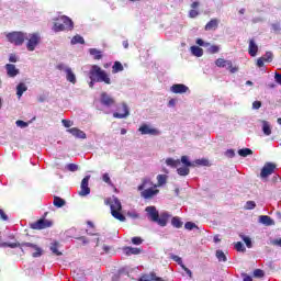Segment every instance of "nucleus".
I'll return each instance as SVG.
<instances>
[{
  "label": "nucleus",
  "instance_id": "nucleus-1",
  "mask_svg": "<svg viewBox=\"0 0 281 281\" xmlns=\"http://www.w3.org/2000/svg\"><path fill=\"white\" fill-rule=\"evenodd\" d=\"M146 216L148 221L151 223H157L160 227H166L168 225V221H170L171 216L168 212H162L159 214L156 206H147L145 209Z\"/></svg>",
  "mask_w": 281,
  "mask_h": 281
},
{
  "label": "nucleus",
  "instance_id": "nucleus-2",
  "mask_svg": "<svg viewBox=\"0 0 281 281\" xmlns=\"http://www.w3.org/2000/svg\"><path fill=\"white\" fill-rule=\"evenodd\" d=\"M90 82L89 87L90 89H93V85L95 82H104V85H111V77L109 74H106L100 66L93 65L89 71Z\"/></svg>",
  "mask_w": 281,
  "mask_h": 281
},
{
  "label": "nucleus",
  "instance_id": "nucleus-3",
  "mask_svg": "<svg viewBox=\"0 0 281 281\" xmlns=\"http://www.w3.org/2000/svg\"><path fill=\"white\" fill-rule=\"evenodd\" d=\"M138 191L140 192L142 199L146 200H150L159 194L157 184H154L148 178L143 179L142 184L138 186Z\"/></svg>",
  "mask_w": 281,
  "mask_h": 281
},
{
  "label": "nucleus",
  "instance_id": "nucleus-4",
  "mask_svg": "<svg viewBox=\"0 0 281 281\" xmlns=\"http://www.w3.org/2000/svg\"><path fill=\"white\" fill-rule=\"evenodd\" d=\"M108 205L111 207V214L116 221H121V223H124L126 221V216L121 214L122 212V202L116 196H112L106 200Z\"/></svg>",
  "mask_w": 281,
  "mask_h": 281
},
{
  "label": "nucleus",
  "instance_id": "nucleus-5",
  "mask_svg": "<svg viewBox=\"0 0 281 281\" xmlns=\"http://www.w3.org/2000/svg\"><path fill=\"white\" fill-rule=\"evenodd\" d=\"M54 32H65V30H74V21L67 15H61L54 23Z\"/></svg>",
  "mask_w": 281,
  "mask_h": 281
},
{
  "label": "nucleus",
  "instance_id": "nucleus-6",
  "mask_svg": "<svg viewBox=\"0 0 281 281\" xmlns=\"http://www.w3.org/2000/svg\"><path fill=\"white\" fill-rule=\"evenodd\" d=\"M25 40L27 41L26 49L29 52H34V49H36L41 43V35L38 33H32L29 36L26 35Z\"/></svg>",
  "mask_w": 281,
  "mask_h": 281
},
{
  "label": "nucleus",
  "instance_id": "nucleus-7",
  "mask_svg": "<svg viewBox=\"0 0 281 281\" xmlns=\"http://www.w3.org/2000/svg\"><path fill=\"white\" fill-rule=\"evenodd\" d=\"M7 38L9 43H13V45H21L27 38V34L23 32H12L7 34Z\"/></svg>",
  "mask_w": 281,
  "mask_h": 281
},
{
  "label": "nucleus",
  "instance_id": "nucleus-8",
  "mask_svg": "<svg viewBox=\"0 0 281 281\" xmlns=\"http://www.w3.org/2000/svg\"><path fill=\"white\" fill-rule=\"evenodd\" d=\"M57 69H59V71H64L66 74V80L68 82H71V85H76V82H77L76 74H74V70L71 69V67H69L65 64H59L57 66Z\"/></svg>",
  "mask_w": 281,
  "mask_h": 281
},
{
  "label": "nucleus",
  "instance_id": "nucleus-9",
  "mask_svg": "<svg viewBox=\"0 0 281 281\" xmlns=\"http://www.w3.org/2000/svg\"><path fill=\"white\" fill-rule=\"evenodd\" d=\"M21 247H25L29 251H32L33 258H41V256H43V248L38 247L36 244L22 243Z\"/></svg>",
  "mask_w": 281,
  "mask_h": 281
},
{
  "label": "nucleus",
  "instance_id": "nucleus-10",
  "mask_svg": "<svg viewBox=\"0 0 281 281\" xmlns=\"http://www.w3.org/2000/svg\"><path fill=\"white\" fill-rule=\"evenodd\" d=\"M138 132L140 133V135H153V136L161 135V132L159 130L148 124L140 125L138 128Z\"/></svg>",
  "mask_w": 281,
  "mask_h": 281
},
{
  "label": "nucleus",
  "instance_id": "nucleus-11",
  "mask_svg": "<svg viewBox=\"0 0 281 281\" xmlns=\"http://www.w3.org/2000/svg\"><path fill=\"white\" fill-rule=\"evenodd\" d=\"M276 170V164L266 162L261 169L260 177L261 179H267V177H271V173Z\"/></svg>",
  "mask_w": 281,
  "mask_h": 281
},
{
  "label": "nucleus",
  "instance_id": "nucleus-12",
  "mask_svg": "<svg viewBox=\"0 0 281 281\" xmlns=\"http://www.w3.org/2000/svg\"><path fill=\"white\" fill-rule=\"evenodd\" d=\"M89 179L91 176H86L81 181V190L79 191V196H88L91 194V189L89 188Z\"/></svg>",
  "mask_w": 281,
  "mask_h": 281
},
{
  "label": "nucleus",
  "instance_id": "nucleus-13",
  "mask_svg": "<svg viewBox=\"0 0 281 281\" xmlns=\"http://www.w3.org/2000/svg\"><path fill=\"white\" fill-rule=\"evenodd\" d=\"M4 69L9 78H16V76L21 74V70H19V68H16V66L13 64H7Z\"/></svg>",
  "mask_w": 281,
  "mask_h": 281
},
{
  "label": "nucleus",
  "instance_id": "nucleus-14",
  "mask_svg": "<svg viewBox=\"0 0 281 281\" xmlns=\"http://www.w3.org/2000/svg\"><path fill=\"white\" fill-rule=\"evenodd\" d=\"M32 229H47L52 227V222L48 220H40L31 225Z\"/></svg>",
  "mask_w": 281,
  "mask_h": 281
},
{
  "label": "nucleus",
  "instance_id": "nucleus-15",
  "mask_svg": "<svg viewBox=\"0 0 281 281\" xmlns=\"http://www.w3.org/2000/svg\"><path fill=\"white\" fill-rule=\"evenodd\" d=\"M188 91H190V88H188V86L183 85V83H176L170 88V92L171 93H188Z\"/></svg>",
  "mask_w": 281,
  "mask_h": 281
},
{
  "label": "nucleus",
  "instance_id": "nucleus-16",
  "mask_svg": "<svg viewBox=\"0 0 281 281\" xmlns=\"http://www.w3.org/2000/svg\"><path fill=\"white\" fill-rule=\"evenodd\" d=\"M101 103H103L104 106H113V104H115V99H113V97L109 95L106 92H102Z\"/></svg>",
  "mask_w": 281,
  "mask_h": 281
},
{
  "label": "nucleus",
  "instance_id": "nucleus-17",
  "mask_svg": "<svg viewBox=\"0 0 281 281\" xmlns=\"http://www.w3.org/2000/svg\"><path fill=\"white\" fill-rule=\"evenodd\" d=\"M122 106H123L124 113L114 112L113 117H116L117 120H124V119L128 117V115H131V111L128 110V105H126V103H122Z\"/></svg>",
  "mask_w": 281,
  "mask_h": 281
},
{
  "label": "nucleus",
  "instance_id": "nucleus-18",
  "mask_svg": "<svg viewBox=\"0 0 281 281\" xmlns=\"http://www.w3.org/2000/svg\"><path fill=\"white\" fill-rule=\"evenodd\" d=\"M218 23H221V20L218 19H212L205 26V32H212L218 30Z\"/></svg>",
  "mask_w": 281,
  "mask_h": 281
},
{
  "label": "nucleus",
  "instance_id": "nucleus-19",
  "mask_svg": "<svg viewBox=\"0 0 281 281\" xmlns=\"http://www.w3.org/2000/svg\"><path fill=\"white\" fill-rule=\"evenodd\" d=\"M138 281H164V278L157 277L155 272H150L149 274L143 276Z\"/></svg>",
  "mask_w": 281,
  "mask_h": 281
},
{
  "label": "nucleus",
  "instance_id": "nucleus-20",
  "mask_svg": "<svg viewBox=\"0 0 281 281\" xmlns=\"http://www.w3.org/2000/svg\"><path fill=\"white\" fill-rule=\"evenodd\" d=\"M68 133H71L78 139H87V134L77 127L68 130Z\"/></svg>",
  "mask_w": 281,
  "mask_h": 281
},
{
  "label": "nucleus",
  "instance_id": "nucleus-21",
  "mask_svg": "<svg viewBox=\"0 0 281 281\" xmlns=\"http://www.w3.org/2000/svg\"><path fill=\"white\" fill-rule=\"evenodd\" d=\"M259 223H261V225H266V227H271V225H276V222L268 215H260Z\"/></svg>",
  "mask_w": 281,
  "mask_h": 281
},
{
  "label": "nucleus",
  "instance_id": "nucleus-22",
  "mask_svg": "<svg viewBox=\"0 0 281 281\" xmlns=\"http://www.w3.org/2000/svg\"><path fill=\"white\" fill-rule=\"evenodd\" d=\"M248 54L252 56V58L256 57L258 54V44H256L254 40L249 41Z\"/></svg>",
  "mask_w": 281,
  "mask_h": 281
},
{
  "label": "nucleus",
  "instance_id": "nucleus-23",
  "mask_svg": "<svg viewBox=\"0 0 281 281\" xmlns=\"http://www.w3.org/2000/svg\"><path fill=\"white\" fill-rule=\"evenodd\" d=\"M165 164L169 166V168H179V166H181V160L175 158H166Z\"/></svg>",
  "mask_w": 281,
  "mask_h": 281
},
{
  "label": "nucleus",
  "instance_id": "nucleus-24",
  "mask_svg": "<svg viewBox=\"0 0 281 281\" xmlns=\"http://www.w3.org/2000/svg\"><path fill=\"white\" fill-rule=\"evenodd\" d=\"M123 251L126 256H137L138 254L142 252L139 248H133V247H125Z\"/></svg>",
  "mask_w": 281,
  "mask_h": 281
},
{
  "label": "nucleus",
  "instance_id": "nucleus-25",
  "mask_svg": "<svg viewBox=\"0 0 281 281\" xmlns=\"http://www.w3.org/2000/svg\"><path fill=\"white\" fill-rule=\"evenodd\" d=\"M27 91V86L24 82H21L16 86V95L18 98H22L23 93Z\"/></svg>",
  "mask_w": 281,
  "mask_h": 281
},
{
  "label": "nucleus",
  "instance_id": "nucleus-26",
  "mask_svg": "<svg viewBox=\"0 0 281 281\" xmlns=\"http://www.w3.org/2000/svg\"><path fill=\"white\" fill-rule=\"evenodd\" d=\"M190 50L193 56H196V58H201V56H203V48L199 46H191Z\"/></svg>",
  "mask_w": 281,
  "mask_h": 281
},
{
  "label": "nucleus",
  "instance_id": "nucleus-27",
  "mask_svg": "<svg viewBox=\"0 0 281 281\" xmlns=\"http://www.w3.org/2000/svg\"><path fill=\"white\" fill-rule=\"evenodd\" d=\"M180 164H182L187 168H194V162L190 161L188 156H182L180 159Z\"/></svg>",
  "mask_w": 281,
  "mask_h": 281
},
{
  "label": "nucleus",
  "instance_id": "nucleus-28",
  "mask_svg": "<svg viewBox=\"0 0 281 281\" xmlns=\"http://www.w3.org/2000/svg\"><path fill=\"white\" fill-rule=\"evenodd\" d=\"M263 135H271V124L268 121H261Z\"/></svg>",
  "mask_w": 281,
  "mask_h": 281
},
{
  "label": "nucleus",
  "instance_id": "nucleus-29",
  "mask_svg": "<svg viewBox=\"0 0 281 281\" xmlns=\"http://www.w3.org/2000/svg\"><path fill=\"white\" fill-rule=\"evenodd\" d=\"M120 71H124V66L120 61H115L112 66V74H120Z\"/></svg>",
  "mask_w": 281,
  "mask_h": 281
},
{
  "label": "nucleus",
  "instance_id": "nucleus-30",
  "mask_svg": "<svg viewBox=\"0 0 281 281\" xmlns=\"http://www.w3.org/2000/svg\"><path fill=\"white\" fill-rule=\"evenodd\" d=\"M90 56H93L95 60H100L102 58V52L98 50L97 48L89 49Z\"/></svg>",
  "mask_w": 281,
  "mask_h": 281
},
{
  "label": "nucleus",
  "instance_id": "nucleus-31",
  "mask_svg": "<svg viewBox=\"0 0 281 281\" xmlns=\"http://www.w3.org/2000/svg\"><path fill=\"white\" fill-rule=\"evenodd\" d=\"M177 172L180 177H188L190 175V167H180L177 169Z\"/></svg>",
  "mask_w": 281,
  "mask_h": 281
},
{
  "label": "nucleus",
  "instance_id": "nucleus-32",
  "mask_svg": "<svg viewBox=\"0 0 281 281\" xmlns=\"http://www.w3.org/2000/svg\"><path fill=\"white\" fill-rule=\"evenodd\" d=\"M157 181H158V184L157 188L161 187V186H166V182L168 181V176L166 175H158L157 176Z\"/></svg>",
  "mask_w": 281,
  "mask_h": 281
},
{
  "label": "nucleus",
  "instance_id": "nucleus-33",
  "mask_svg": "<svg viewBox=\"0 0 281 281\" xmlns=\"http://www.w3.org/2000/svg\"><path fill=\"white\" fill-rule=\"evenodd\" d=\"M249 155H254V150H251L250 148H243L238 150L239 157H249Z\"/></svg>",
  "mask_w": 281,
  "mask_h": 281
},
{
  "label": "nucleus",
  "instance_id": "nucleus-34",
  "mask_svg": "<svg viewBox=\"0 0 281 281\" xmlns=\"http://www.w3.org/2000/svg\"><path fill=\"white\" fill-rule=\"evenodd\" d=\"M78 43L85 45V38L80 35H75L71 40V45H78Z\"/></svg>",
  "mask_w": 281,
  "mask_h": 281
},
{
  "label": "nucleus",
  "instance_id": "nucleus-35",
  "mask_svg": "<svg viewBox=\"0 0 281 281\" xmlns=\"http://www.w3.org/2000/svg\"><path fill=\"white\" fill-rule=\"evenodd\" d=\"M67 202L65 200H63L61 198H58V196H55L54 198V202L53 204L55 205V207H64V205L66 204Z\"/></svg>",
  "mask_w": 281,
  "mask_h": 281
},
{
  "label": "nucleus",
  "instance_id": "nucleus-36",
  "mask_svg": "<svg viewBox=\"0 0 281 281\" xmlns=\"http://www.w3.org/2000/svg\"><path fill=\"white\" fill-rule=\"evenodd\" d=\"M171 225L177 229H180V227H183V222H181L179 217H172Z\"/></svg>",
  "mask_w": 281,
  "mask_h": 281
},
{
  "label": "nucleus",
  "instance_id": "nucleus-37",
  "mask_svg": "<svg viewBox=\"0 0 281 281\" xmlns=\"http://www.w3.org/2000/svg\"><path fill=\"white\" fill-rule=\"evenodd\" d=\"M216 258L220 260V262H227V256H225L223 250H216Z\"/></svg>",
  "mask_w": 281,
  "mask_h": 281
},
{
  "label": "nucleus",
  "instance_id": "nucleus-38",
  "mask_svg": "<svg viewBox=\"0 0 281 281\" xmlns=\"http://www.w3.org/2000/svg\"><path fill=\"white\" fill-rule=\"evenodd\" d=\"M194 166H210V160L206 158L196 159L193 161Z\"/></svg>",
  "mask_w": 281,
  "mask_h": 281
},
{
  "label": "nucleus",
  "instance_id": "nucleus-39",
  "mask_svg": "<svg viewBox=\"0 0 281 281\" xmlns=\"http://www.w3.org/2000/svg\"><path fill=\"white\" fill-rule=\"evenodd\" d=\"M209 54H218V52H221V47L216 46V45H211L207 46V50Z\"/></svg>",
  "mask_w": 281,
  "mask_h": 281
},
{
  "label": "nucleus",
  "instance_id": "nucleus-40",
  "mask_svg": "<svg viewBox=\"0 0 281 281\" xmlns=\"http://www.w3.org/2000/svg\"><path fill=\"white\" fill-rule=\"evenodd\" d=\"M50 251L55 254V256H63V252L58 250V243H55L50 246Z\"/></svg>",
  "mask_w": 281,
  "mask_h": 281
},
{
  "label": "nucleus",
  "instance_id": "nucleus-41",
  "mask_svg": "<svg viewBox=\"0 0 281 281\" xmlns=\"http://www.w3.org/2000/svg\"><path fill=\"white\" fill-rule=\"evenodd\" d=\"M263 60L266 63H273V53L267 52L263 56Z\"/></svg>",
  "mask_w": 281,
  "mask_h": 281
},
{
  "label": "nucleus",
  "instance_id": "nucleus-42",
  "mask_svg": "<svg viewBox=\"0 0 281 281\" xmlns=\"http://www.w3.org/2000/svg\"><path fill=\"white\" fill-rule=\"evenodd\" d=\"M15 125L19 127V128H27L30 126V123L25 122V121H21V120H18L15 122Z\"/></svg>",
  "mask_w": 281,
  "mask_h": 281
},
{
  "label": "nucleus",
  "instance_id": "nucleus-43",
  "mask_svg": "<svg viewBox=\"0 0 281 281\" xmlns=\"http://www.w3.org/2000/svg\"><path fill=\"white\" fill-rule=\"evenodd\" d=\"M171 258H172V260H173L175 262H177L181 268L184 266V265H183V260L181 259V257H179V256H177V255H172Z\"/></svg>",
  "mask_w": 281,
  "mask_h": 281
},
{
  "label": "nucleus",
  "instance_id": "nucleus-44",
  "mask_svg": "<svg viewBox=\"0 0 281 281\" xmlns=\"http://www.w3.org/2000/svg\"><path fill=\"white\" fill-rule=\"evenodd\" d=\"M246 247H248V249H251L252 245H251V238L247 237V236H241Z\"/></svg>",
  "mask_w": 281,
  "mask_h": 281
},
{
  "label": "nucleus",
  "instance_id": "nucleus-45",
  "mask_svg": "<svg viewBox=\"0 0 281 281\" xmlns=\"http://www.w3.org/2000/svg\"><path fill=\"white\" fill-rule=\"evenodd\" d=\"M235 249H236L237 251H246L245 245H244L241 241H237V243L235 244Z\"/></svg>",
  "mask_w": 281,
  "mask_h": 281
},
{
  "label": "nucleus",
  "instance_id": "nucleus-46",
  "mask_svg": "<svg viewBox=\"0 0 281 281\" xmlns=\"http://www.w3.org/2000/svg\"><path fill=\"white\" fill-rule=\"evenodd\" d=\"M195 43H196V45H199L200 47H210V43L204 42L202 38H198Z\"/></svg>",
  "mask_w": 281,
  "mask_h": 281
},
{
  "label": "nucleus",
  "instance_id": "nucleus-47",
  "mask_svg": "<svg viewBox=\"0 0 281 281\" xmlns=\"http://www.w3.org/2000/svg\"><path fill=\"white\" fill-rule=\"evenodd\" d=\"M67 168H68V170H69L70 172H76V171H78V169H79L78 165H76V164H68V165H67Z\"/></svg>",
  "mask_w": 281,
  "mask_h": 281
},
{
  "label": "nucleus",
  "instance_id": "nucleus-48",
  "mask_svg": "<svg viewBox=\"0 0 281 281\" xmlns=\"http://www.w3.org/2000/svg\"><path fill=\"white\" fill-rule=\"evenodd\" d=\"M190 19H196L199 16V11L196 9H191L189 11Z\"/></svg>",
  "mask_w": 281,
  "mask_h": 281
},
{
  "label": "nucleus",
  "instance_id": "nucleus-49",
  "mask_svg": "<svg viewBox=\"0 0 281 281\" xmlns=\"http://www.w3.org/2000/svg\"><path fill=\"white\" fill-rule=\"evenodd\" d=\"M270 245L273 247H281V238L271 239Z\"/></svg>",
  "mask_w": 281,
  "mask_h": 281
},
{
  "label": "nucleus",
  "instance_id": "nucleus-50",
  "mask_svg": "<svg viewBox=\"0 0 281 281\" xmlns=\"http://www.w3.org/2000/svg\"><path fill=\"white\" fill-rule=\"evenodd\" d=\"M256 207V202L248 201L246 202L245 210H254Z\"/></svg>",
  "mask_w": 281,
  "mask_h": 281
},
{
  "label": "nucleus",
  "instance_id": "nucleus-51",
  "mask_svg": "<svg viewBox=\"0 0 281 281\" xmlns=\"http://www.w3.org/2000/svg\"><path fill=\"white\" fill-rule=\"evenodd\" d=\"M254 277L255 278H263L265 277V272L262 270H260V269H256L254 271Z\"/></svg>",
  "mask_w": 281,
  "mask_h": 281
},
{
  "label": "nucleus",
  "instance_id": "nucleus-52",
  "mask_svg": "<svg viewBox=\"0 0 281 281\" xmlns=\"http://www.w3.org/2000/svg\"><path fill=\"white\" fill-rule=\"evenodd\" d=\"M184 227H186L187 229H189V232H191V229L196 228V224H194V223H192V222H187V223L184 224Z\"/></svg>",
  "mask_w": 281,
  "mask_h": 281
},
{
  "label": "nucleus",
  "instance_id": "nucleus-53",
  "mask_svg": "<svg viewBox=\"0 0 281 281\" xmlns=\"http://www.w3.org/2000/svg\"><path fill=\"white\" fill-rule=\"evenodd\" d=\"M226 157H229V159L236 157V151H234V149H227L225 153Z\"/></svg>",
  "mask_w": 281,
  "mask_h": 281
},
{
  "label": "nucleus",
  "instance_id": "nucleus-54",
  "mask_svg": "<svg viewBox=\"0 0 281 281\" xmlns=\"http://www.w3.org/2000/svg\"><path fill=\"white\" fill-rule=\"evenodd\" d=\"M226 60L224 58H218L215 61L216 67H225Z\"/></svg>",
  "mask_w": 281,
  "mask_h": 281
},
{
  "label": "nucleus",
  "instance_id": "nucleus-55",
  "mask_svg": "<svg viewBox=\"0 0 281 281\" xmlns=\"http://www.w3.org/2000/svg\"><path fill=\"white\" fill-rule=\"evenodd\" d=\"M132 243L133 245H142V243H144V239H142V237H133Z\"/></svg>",
  "mask_w": 281,
  "mask_h": 281
},
{
  "label": "nucleus",
  "instance_id": "nucleus-56",
  "mask_svg": "<svg viewBox=\"0 0 281 281\" xmlns=\"http://www.w3.org/2000/svg\"><path fill=\"white\" fill-rule=\"evenodd\" d=\"M61 124H64L65 128H70V126L74 125V123L69 120H63Z\"/></svg>",
  "mask_w": 281,
  "mask_h": 281
},
{
  "label": "nucleus",
  "instance_id": "nucleus-57",
  "mask_svg": "<svg viewBox=\"0 0 281 281\" xmlns=\"http://www.w3.org/2000/svg\"><path fill=\"white\" fill-rule=\"evenodd\" d=\"M18 61H19V57H16V55L14 54L9 55V63H18Z\"/></svg>",
  "mask_w": 281,
  "mask_h": 281
},
{
  "label": "nucleus",
  "instance_id": "nucleus-58",
  "mask_svg": "<svg viewBox=\"0 0 281 281\" xmlns=\"http://www.w3.org/2000/svg\"><path fill=\"white\" fill-rule=\"evenodd\" d=\"M265 57H260L257 59V67H265Z\"/></svg>",
  "mask_w": 281,
  "mask_h": 281
},
{
  "label": "nucleus",
  "instance_id": "nucleus-59",
  "mask_svg": "<svg viewBox=\"0 0 281 281\" xmlns=\"http://www.w3.org/2000/svg\"><path fill=\"white\" fill-rule=\"evenodd\" d=\"M272 30L273 32H281V24L280 23L272 24Z\"/></svg>",
  "mask_w": 281,
  "mask_h": 281
},
{
  "label": "nucleus",
  "instance_id": "nucleus-60",
  "mask_svg": "<svg viewBox=\"0 0 281 281\" xmlns=\"http://www.w3.org/2000/svg\"><path fill=\"white\" fill-rule=\"evenodd\" d=\"M102 179L104 183H109V186H111V177H109V173H104Z\"/></svg>",
  "mask_w": 281,
  "mask_h": 281
},
{
  "label": "nucleus",
  "instance_id": "nucleus-61",
  "mask_svg": "<svg viewBox=\"0 0 281 281\" xmlns=\"http://www.w3.org/2000/svg\"><path fill=\"white\" fill-rule=\"evenodd\" d=\"M260 106H262V102H260V101H255V102L252 103V109H255V110L260 109Z\"/></svg>",
  "mask_w": 281,
  "mask_h": 281
},
{
  "label": "nucleus",
  "instance_id": "nucleus-62",
  "mask_svg": "<svg viewBox=\"0 0 281 281\" xmlns=\"http://www.w3.org/2000/svg\"><path fill=\"white\" fill-rule=\"evenodd\" d=\"M241 277H243V280H244V281H254V279L251 278V276H249V274H247V273H243Z\"/></svg>",
  "mask_w": 281,
  "mask_h": 281
},
{
  "label": "nucleus",
  "instance_id": "nucleus-63",
  "mask_svg": "<svg viewBox=\"0 0 281 281\" xmlns=\"http://www.w3.org/2000/svg\"><path fill=\"white\" fill-rule=\"evenodd\" d=\"M181 269H183V271H186V273L189 276V278H192V270H189L188 267L182 266Z\"/></svg>",
  "mask_w": 281,
  "mask_h": 281
},
{
  "label": "nucleus",
  "instance_id": "nucleus-64",
  "mask_svg": "<svg viewBox=\"0 0 281 281\" xmlns=\"http://www.w3.org/2000/svg\"><path fill=\"white\" fill-rule=\"evenodd\" d=\"M274 80H276V82H277L278 85L281 86V75H280V74H278V72L274 74Z\"/></svg>",
  "mask_w": 281,
  "mask_h": 281
}]
</instances>
